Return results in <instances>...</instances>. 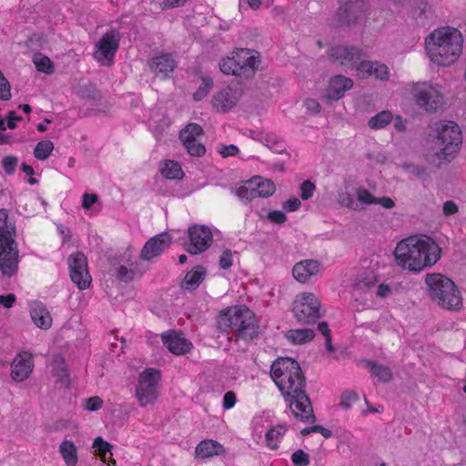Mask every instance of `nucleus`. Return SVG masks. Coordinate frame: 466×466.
<instances>
[{"label":"nucleus","instance_id":"1","mask_svg":"<svg viewBox=\"0 0 466 466\" xmlns=\"http://www.w3.org/2000/svg\"><path fill=\"white\" fill-rule=\"evenodd\" d=\"M270 376L280 390L294 417L304 423L317 418L308 394L306 377L299 362L291 358H279L271 365Z\"/></svg>","mask_w":466,"mask_h":466},{"label":"nucleus","instance_id":"2","mask_svg":"<svg viewBox=\"0 0 466 466\" xmlns=\"http://www.w3.org/2000/svg\"><path fill=\"white\" fill-rule=\"evenodd\" d=\"M462 144V133L457 123L440 120L431 125L424 159L435 167L451 162L457 156Z\"/></svg>","mask_w":466,"mask_h":466},{"label":"nucleus","instance_id":"3","mask_svg":"<svg viewBox=\"0 0 466 466\" xmlns=\"http://www.w3.org/2000/svg\"><path fill=\"white\" fill-rule=\"evenodd\" d=\"M441 252L431 237L413 235L398 242L393 254L398 266L418 273L435 265L441 258Z\"/></svg>","mask_w":466,"mask_h":466},{"label":"nucleus","instance_id":"4","mask_svg":"<svg viewBox=\"0 0 466 466\" xmlns=\"http://www.w3.org/2000/svg\"><path fill=\"white\" fill-rule=\"evenodd\" d=\"M463 38L461 33L451 26L435 29L425 38V48L431 61L449 66L461 56Z\"/></svg>","mask_w":466,"mask_h":466},{"label":"nucleus","instance_id":"5","mask_svg":"<svg viewBox=\"0 0 466 466\" xmlns=\"http://www.w3.org/2000/svg\"><path fill=\"white\" fill-rule=\"evenodd\" d=\"M218 328L223 332H233L238 339L252 340L258 336L259 326L254 312L246 306L223 309L218 319Z\"/></svg>","mask_w":466,"mask_h":466},{"label":"nucleus","instance_id":"6","mask_svg":"<svg viewBox=\"0 0 466 466\" xmlns=\"http://www.w3.org/2000/svg\"><path fill=\"white\" fill-rule=\"evenodd\" d=\"M425 284L430 299L440 308L451 311L461 309V293L451 279L441 273H429Z\"/></svg>","mask_w":466,"mask_h":466},{"label":"nucleus","instance_id":"7","mask_svg":"<svg viewBox=\"0 0 466 466\" xmlns=\"http://www.w3.org/2000/svg\"><path fill=\"white\" fill-rule=\"evenodd\" d=\"M15 227L5 209H0V269L12 276L17 269L18 251L14 240Z\"/></svg>","mask_w":466,"mask_h":466},{"label":"nucleus","instance_id":"8","mask_svg":"<svg viewBox=\"0 0 466 466\" xmlns=\"http://www.w3.org/2000/svg\"><path fill=\"white\" fill-rule=\"evenodd\" d=\"M250 49H239L236 56L226 57L219 63L220 70L225 75H232L239 78V84L244 80L253 78L260 63L259 56L250 55Z\"/></svg>","mask_w":466,"mask_h":466},{"label":"nucleus","instance_id":"9","mask_svg":"<svg viewBox=\"0 0 466 466\" xmlns=\"http://www.w3.org/2000/svg\"><path fill=\"white\" fill-rule=\"evenodd\" d=\"M160 380L161 372L155 368H147L139 374L135 396L141 407L153 406L156 403L159 395Z\"/></svg>","mask_w":466,"mask_h":466},{"label":"nucleus","instance_id":"10","mask_svg":"<svg viewBox=\"0 0 466 466\" xmlns=\"http://www.w3.org/2000/svg\"><path fill=\"white\" fill-rule=\"evenodd\" d=\"M369 0H339L333 25L352 27L364 17Z\"/></svg>","mask_w":466,"mask_h":466},{"label":"nucleus","instance_id":"11","mask_svg":"<svg viewBox=\"0 0 466 466\" xmlns=\"http://www.w3.org/2000/svg\"><path fill=\"white\" fill-rule=\"evenodd\" d=\"M321 304L313 293L305 292L295 299L292 312L299 323L312 324L322 317Z\"/></svg>","mask_w":466,"mask_h":466},{"label":"nucleus","instance_id":"12","mask_svg":"<svg viewBox=\"0 0 466 466\" xmlns=\"http://www.w3.org/2000/svg\"><path fill=\"white\" fill-rule=\"evenodd\" d=\"M189 242L184 244V248L191 255H197L207 250L212 241L213 236L210 228L204 225H194L188 228Z\"/></svg>","mask_w":466,"mask_h":466},{"label":"nucleus","instance_id":"13","mask_svg":"<svg viewBox=\"0 0 466 466\" xmlns=\"http://www.w3.org/2000/svg\"><path fill=\"white\" fill-rule=\"evenodd\" d=\"M68 266L71 280L79 289H87L92 281V278L87 268L86 258L83 253L76 252L68 258Z\"/></svg>","mask_w":466,"mask_h":466},{"label":"nucleus","instance_id":"14","mask_svg":"<svg viewBox=\"0 0 466 466\" xmlns=\"http://www.w3.org/2000/svg\"><path fill=\"white\" fill-rule=\"evenodd\" d=\"M328 54L334 62L355 70L356 66L360 61H364L363 58L366 56V53L362 49L353 46H336L331 47Z\"/></svg>","mask_w":466,"mask_h":466},{"label":"nucleus","instance_id":"15","mask_svg":"<svg viewBox=\"0 0 466 466\" xmlns=\"http://www.w3.org/2000/svg\"><path fill=\"white\" fill-rule=\"evenodd\" d=\"M203 134V128L197 123L187 124L180 132L179 138L192 157H202L206 153V147L202 143L197 141V137Z\"/></svg>","mask_w":466,"mask_h":466},{"label":"nucleus","instance_id":"16","mask_svg":"<svg viewBox=\"0 0 466 466\" xmlns=\"http://www.w3.org/2000/svg\"><path fill=\"white\" fill-rule=\"evenodd\" d=\"M116 48V34L115 31L106 33L96 45L95 59L102 66H111Z\"/></svg>","mask_w":466,"mask_h":466},{"label":"nucleus","instance_id":"17","mask_svg":"<svg viewBox=\"0 0 466 466\" xmlns=\"http://www.w3.org/2000/svg\"><path fill=\"white\" fill-rule=\"evenodd\" d=\"M172 242V238L168 232L163 231L150 238L141 249L139 259L150 261L158 257Z\"/></svg>","mask_w":466,"mask_h":466},{"label":"nucleus","instance_id":"18","mask_svg":"<svg viewBox=\"0 0 466 466\" xmlns=\"http://www.w3.org/2000/svg\"><path fill=\"white\" fill-rule=\"evenodd\" d=\"M34 370V360L31 353H18L11 364V378L17 382L25 381Z\"/></svg>","mask_w":466,"mask_h":466},{"label":"nucleus","instance_id":"19","mask_svg":"<svg viewBox=\"0 0 466 466\" xmlns=\"http://www.w3.org/2000/svg\"><path fill=\"white\" fill-rule=\"evenodd\" d=\"M415 100L420 107L430 113L437 112L445 104L444 96L439 89H420L415 95Z\"/></svg>","mask_w":466,"mask_h":466},{"label":"nucleus","instance_id":"20","mask_svg":"<svg viewBox=\"0 0 466 466\" xmlns=\"http://www.w3.org/2000/svg\"><path fill=\"white\" fill-rule=\"evenodd\" d=\"M356 73L360 78L374 76L379 80H388L390 78L389 67L379 61L364 60L356 66Z\"/></svg>","mask_w":466,"mask_h":466},{"label":"nucleus","instance_id":"21","mask_svg":"<svg viewBox=\"0 0 466 466\" xmlns=\"http://www.w3.org/2000/svg\"><path fill=\"white\" fill-rule=\"evenodd\" d=\"M161 339L167 350L175 355H183L192 349V343L181 332L174 329L164 332Z\"/></svg>","mask_w":466,"mask_h":466},{"label":"nucleus","instance_id":"22","mask_svg":"<svg viewBox=\"0 0 466 466\" xmlns=\"http://www.w3.org/2000/svg\"><path fill=\"white\" fill-rule=\"evenodd\" d=\"M242 89H220L212 98V105L217 111L227 113L233 108L240 96Z\"/></svg>","mask_w":466,"mask_h":466},{"label":"nucleus","instance_id":"23","mask_svg":"<svg viewBox=\"0 0 466 466\" xmlns=\"http://www.w3.org/2000/svg\"><path fill=\"white\" fill-rule=\"evenodd\" d=\"M320 269V262L317 259H305L296 263L292 268L295 279L306 283L312 276H316Z\"/></svg>","mask_w":466,"mask_h":466},{"label":"nucleus","instance_id":"24","mask_svg":"<svg viewBox=\"0 0 466 466\" xmlns=\"http://www.w3.org/2000/svg\"><path fill=\"white\" fill-rule=\"evenodd\" d=\"M30 316L34 324L42 329L52 326V317L47 309L41 302H33L30 306Z\"/></svg>","mask_w":466,"mask_h":466},{"label":"nucleus","instance_id":"25","mask_svg":"<svg viewBox=\"0 0 466 466\" xmlns=\"http://www.w3.org/2000/svg\"><path fill=\"white\" fill-rule=\"evenodd\" d=\"M148 66L156 75H161L166 78L174 71L176 61L170 55H162L152 58L148 62Z\"/></svg>","mask_w":466,"mask_h":466},{"label":"nucleus","instance_id":"26","mask_svg":"<svg viewBox=\"0 0 466 466\" xmlns=\"http://www.w3.org/2000/svg\"><path fill=\"white\" fill-rule=\"evenodd\" d=\"M206 275L207 270L203 266H196L186 274L180 283V288L189 291L196 290L201 282L205 279Z\"/></svg>","mask_w":466,"mask_h":466},{"label":"nucleus","instance_id":"27","mask_svg":"<svg viewBox=\"0 0 466 466\" xmlns=\"http://www.w3.org/2000/svg\"><path fill=\"white\" fill-rule=\"evenodd\" d=\"M196 456L206 459L224 452L223 446L213 440L201 441L196 447Z\"/></svg>","mask_w":466,"mask_h":466},{"label":"nucleus","instance_id":"28","mask_svg":"<svg viewBox=\"0 0 466 466\" xmlns=\"http://www.w3.org/2000/svg\"><path fill=\"white\" fill-rule=\"evenodd\" d=\"M145 272L146 268L141 264L118 265V281L128 283L139 279Z\"/></svg>","mask_w":466,"mask_h":466},{"label":"nucleus","instance_id":"29","mask_svg":"<svg viewBox=\"0 0 466 466\" xmlns=\"http://www.w3.org/2000/svg\"><path fill=\"white\" fill-rule=\"evenodd\" d=\"M58 452L66 466H76L78 462L77 448L70 440H64L59 447Z\"/></svg>","mask_w":466,"mask_h":466},{"label":"nucleus","instance_id":"30","mask_svg":"<svg viewBox=\"0 0 466 466\" xmlns=\"http://www.w3.org/2000/svg\"><path fill=\"white\" fill-rule=\"evenodd\" d=\"M112 445L105 441L101 437L94 440L93 449L100 460L107 466H114L116 461L113 459Z\"/></svg>","mask_w":466,"mask_h":466},{"label":"nucleus","instance_id":"31","mask_svg":"<svg viewBox=\"0 0 466 466\" xmlns=\"http://www.w3.org/2000/svg\"><path fill=\"white\" fill-rule=\"evenodd\" d=\"M412 16L418 26H429L432 17L431 6L427 2H420L413 8Z\"/></svg>","mask_w":466,"mask_h":466},{"label":"nucleus","instance_id":"32","mask_svg":"<svg viewBox=\"0 0 466 466\" xmlns=\"http://www.w3.org/2000/svg\"><path fill=\"white\" fill-rule=\"evenodd\" d=\"M315 332L311 329H290L286 333V338L293 344H304L312 340Z\"/></svg>","mask_w":466,"mask_h":466},{"label":"nucleus","instance_id":"33","mask_svg":"<svg viewBox=\"0 0 466 466\" xmlns=\"http://www.w3.org/2000/svg\"><path fill=\"white\" fill-rule=\"evenodd\" d=\"M365 363L370 368L371 374L380 381L388 383L392 380V372L388 366L378 364L372 360H365Z\"/></svg>","mask_w":466,"mask_h":466},{"label":"nucleus","instance_id":"34","mask_svg":"<svg viewBox=\"0 0 466 466\" xmlns=\"http://www.w3.org/2000/svg\"><path fill=\"white\" fill-rule=\"evenodd\" d=\"M287 428L285 424H279L275 427H271L266 433V442L269 449L276 450L278 448V442L286 433Z\"/></svg>","mask_w":466,"mask_h":466},{"label":"nucleus","instance_id":"35","mask_svg":"<svg viewBox=\"0 0 466 466\" xmlns=\"http://www.w3.org/2000/svg\"><path fill=\"white\" fill-rule=\"evenodd\" d=\"M52 367L53 373L57 378V380L60 381L62 385L67 386L69 384L68 372L64 359L60 356L55 357Z\"/></svg>","mask_w":466,"mask_h":466},{"label":"nucleus","instance_id":"36","mask_svg":"<svg viewBox=\"0 0 466 466\" xmlns=\"http://www.w3.org/2000/svg\"><path fill=\"white\" fill-rule=\"evenodd\" d=\"M255 182L256 180L253 179L246 181L244 185L236 189L235 194L238 198L246 201H251L252 199L258 198Z\"/></svg>","mask_w":466,"mask_h":466},{"label":"nucleus","instance_id":"37","mask_svg":"<svg viewBox=\"0 0 466 466\" xmlns=\"http://www.w3.org/2000/svg\"><path fill=\"white\" fill-rule=\"evenodd\" d=\"M160 171L163 177L167 179H181L184 176L180 165L173 160L166 161L164 167Z\"/></svg>","mask_w":466,"mask_h":466},{"label":"nucleus","instance_id":"38","mask_svg":"<svg viewBox=\"0 0 466 466\" xmlns=\"http://www.w3.org/2000/svg\"><path fill=\"white\" fill-rule=\"evenodd\" d=\"M392 119V113L389 110H384L370 117L368 126L372 129H380L389 125Z\"/></svg>","mask_w":466,"mask_h":466},{"label":"nucleus","instance_id":"39","mask_svg":"<svg viewBox=\"0 0 466 466\" xmlns=\"http://www.w3.org/2000/svg\"><path fill=\"white\" fill-rule=\"evenodd\" d=\"M54 150V143L50 140L39 141L34 149V157L37 160L44 161L47 159Z\"/></svg>","mask_w":466,"mask_h":466},{"label":"nucleus","instance_id":"40","mask_svg":"<svg viewBox=\"0 0 466 466\" xmlns=\"http://www.w3.org/2000/svg\"><path fill=\"white\" fill-rule=\"evenodd\" d=\"M252 179L256 180L255 187L258 198H268L274 194L276 187L271 180H262L259 177Z\"/></svg>","mask_w":466,"mask_h":466},{"label":"nucleus","instance_id":"41","mask_svg":"<svg viewBox=\"0 0 466 466\" xmlns=\"http://www.w3.org/2000/svg\"><path fill=\"white\" fill-rule=\"evenodd\" d=\"M33 62L36 69L46 74H51L54 70L50 58L43 54L37 53L33 56Z\"/></svg>","mask_w":466,"mask_h":466},{"label":"nucleus","instance_id":"42","mask_svg":"<svg viewBox=\"0 0 466 466\" xmlns=\"http://www.w3.org/2000/svg\"><path fill=\"white\" fill-rule=\"evenodd\" d=\"M98 204V197L93 193H84L81 198V208L89 212L90 215L98 212L96 205Z\"/></svg>","mask_w":466,"mask_h":466},{"label":"nucleus","instance_id":"43","mask_svg":"<svg viewBox=\"0 0 466 466\" xmlns=\"http://www.w3.org/2000/svg\"><path fill=\"white\" fill-rule=\"evenodd\" d=\"M135 264H141L138 258L135 255V249L133 247L128 246L126 251H124L118 258V265L134 266Z\"/></svg>","mask_w":466,"mask_h":466},{"label":"nucleus","instance_id":"44","mask_svg":"<svg viewBox=\"0 0 466 466\" xmlns=\"http://www.w3.org/2000/svg\"><path fill=\"white\" fill-rule=\"evenodd\" d=\"M18 165V157L15 156L8 155L3 157L1 166L6 175H13Z\"/></svg>","mask_w":466,"mask_h":466},{"label":"nucleus","instance_id":"45","mask_svg":"<svg viewBox=\"0 0 466 466\" xmlns=\"http://www.w3.org/2000/svg\"><path fill=\"white\" fill-rule=\"evenodd\" d=\"M359 400V395L355 390H345L340 396L339 406L344 410H349L352 403Z\"/></svg>","mask_w":466,"mask_h":466},{"label":"nucleus","instance_id":"46","mask_svg":"<svg viewBox=\"0 0 466 466\" xmlns=\"http://www.w3.org/2000/svg\"><path fill=\"white\" fill-rule=\"evenodd\" d=\"M347 89H326V93L321 95V99L327 105H332L333 102H336L345 96V91Z\"/></svg>","mask_w":466,"mask_h":466},{"label":"nucleus","instance_id":"47","mask_svg":"<svg viewBox=\"0 0 466 466\" xmlns=\"http://www.w3.org/2000/svg\"><path fill=\"white\" fill-rule=\"evenodd\" d=\"M353 80L342 75H337L329 79V87H353Z\"/></svg>","mask_w":466,"mask_h":466},{"label":"nucleus","instance_id":"48","mask_svg":"<svg viewBox=\"0 0 466 466\" xmlns=\"http://www.w3.org/2000/svg\"><path fill=\"white\" fill-rule=\"evenodd\" d=\"M291 461L296 466H308L309 464V456L303 450L299 449L292 453Z\"/></svg>","mask_w":466,"mask_h":466},{"label":"nucleus","instance_id":"49","mask_svg":"<svg viewBox=\"0 0 466 466\" xmlns=\"http://www.w3.org/2000/svg\"><path fill=\"white\" fill-rule=\"evenodd\" d=\"M357 198L360 202L367 205L376 204L377 201V198L364 187H360L357 190Z\"/></svg>","mask_w":466,"mask_h":466},{"label":"nucleus","instance_id":"50","mask_svg":"<svg viewBox=\"0 0 466 466\" xmlns=\"http://www.w3.org/2000/svg\"><path fill=\"white\" fill-rule=\"evenodd\" d=\"M299 188L301 191V195H300L301 198L303 200H308L313 196V193L316 189V186L310 180H305L301 183Z\"/></svg>","mask_w":466,"mask_h":466},{"label":"nucleus","instance_id":"51","mask_svg":"<svg viewBox=\"0 0 466 466\" xmlns=\"http://www.w3.org/2000/svg\"><path fill=\"white\" fill-rule=\"evenodd\" d=\"M102 404L103 400H101V398L95 396L88 398L85 400L84 408L88 411H96L102 407Z\"/></svg>","mask_w":466,"mask_h":466},{"label":"nucleus","instance_id":"52","mask_svg":"<svg viewBox=\"0 0 466 466\" xmlns=\"http://www.w3.org/2000/svg\"><path fill=\"white\" fill-rule=\"evenodd\" d=\"M268 219H269L271 222L281 225L284 224L287 221V216L284 212L280 210H273L268 213L267 215Z\"/></svg>","mask_w":466,"mask_h":466},{"label":"nucleus","instance_id":"53","mask_svg":"<svg viewBox=\"0 0 466 466\" xmlns=\"http://www.w3.org/2000/svg\"><path fill=\"white\" fill-rule=\"evenodd\" d=\"M218 264L223 269H228L232 266V252L230 249L227 248L223 251Z\"/></svg>","mask_w":466,"mask_h":466},{"label":"nucleus","instance_id":"54","mask_svg":"<svg viewBox=\"0 0 466 466\" xmlns=\"http://www.w3.org/2000/svg\"><path fill=\"white\" fill-rule=\"evenodd\" d=\"M239 150L237 146L233 145V144H230V145H223L221 146V147L218 149V153L223 157H234V156H237L238 154Z\"/></svg>","mask_w":466,"mask_h":466},{"label":"nucleus","instance_id":"55","mask_svg":"<svg viewBox=\"0 0 466 466\" xmlns=\"http://www.w3.org/2000/svg\"><path fill=\"white\" fill-rule=\"evenodd\" d=\"M236 400H237V398H236L235 392L232 390L227 391L223 397L222 406H223L224 410L232 409L236 404Z\"/></svg>","mask_w":466,"mask_h":466},{"label":"nucleus","instance_id":"56","mask_svg":"<svg viewBox=\"0 0 466 466\" xmlns=\"http://www.w3.org/2000/svg\"><path fill=\"white\" fill-rule=\"evenodd\" d=\"M304 106H306L308 112L311 114H318L321 109L319 102L313 98L305 99Z\"/></svg>","mask_w":466,"mask_h":466},{"label":"nucleus","instance_id":"57","mask_svg":"<svg viewBox=\"0 0 466 466\" xmlns=\"http://www.w3.org/2000/svg\"><path fill=\"white\" fill-rule=\"evenodd\" d=\"M404 168L407 169L410 173L416 176L418 178H421L426 175V169L423 167L417 166L414 164H405Z\"/></svg>","mask_w":466,"mask_h":466},{"label":"nucleus","instance_id":"58","mask_svg":"<svg viewBox=\"0 0 466 466\" xmlns=\"http://www.w3.org/2000/svg\"><path fill=\"white\" fill-rule=\"evenodd\" d=\"M301 206V202L298 198H292L283 203V208L287 211H296Z\"/></svg>","mask_w":466,"mask_h":466},{"label":"nucleus","instance_id":"59","mask_svg":"<svg viewBox=\"0 0 466 466\" xmlns=\"http://www.w3.org/2000/svg\"><path fill=\"white\" fill-rule=\"evenodd\" d=\"M442 210L445 216H451L457 213L459 211V208L454 201L448 200L444 202Z\"/></svg>","mask_w":466,"mask_h":466},{"label":"nucleus","instance_id":"60","mask_svg":"<svg viewBox=\"0 0 466 466\" xmlns=\"http://www.w3.org/2000/svg\"><path fill=\"white\" fill-rule=\"evenodd\" d=\"M21 169L26 176L30 177V178L28 179V183L30 185L36 184L37 180L35 177H33V176L35 174V170H34L33 167H31L25 163H23L21 166Z\"/></svg>","mask_w":466,"mask_h":466},{"label":"nucleus","instance_id":"61","mask_svg":"<svg viewBox=\"0 0 466 466\" xmlns=\"http://www.w3.org/2000/svg\"><path fill=\"white\" fill-rule=\"evenodd\" d=\"M21 120V117L18 116L15 112H9L8 117L6 120V125L5 124V128L14 129L16 127V123Z\"/></svg>","mask_w":466,"mask_h":466},{"label":"nucleus","instance_id":"62","mask_svg":"<svg viewBox=\"0 0 466 466\" xmlns=\"http://www.w3.org/2000/svg\"><path fill=\"white\" fill-rule=\"evenodd\" d=\"M15 300V297L13 294L8 295H0V305H3L5 308H11Z\"/></svg>","mask_w":466,"mask_h":466},{"label":"nucleus","instance_id":"63","mask_svg":"<svg viewBox=\"0 0 466 466\" xmlns=\"http://www.w3.org/2000/svg\"><path fill=\"white\" fill-rule=\"evenodd\" d=\"M376 204H379L388 209L395 207V202L389 197L377 198Z\"/></svg>","mask_w":466,"mask_h":466},{"label":"nucleus","instance_id":"64","mask_svg":"<svg viewBox=\"0 0 466 466\" xmlns=\"http://www.w3.org/2000/svg\"><path fill=\"white\" fill-rule=\"evenodd\" d=\"M407 121L400 116H397L394 119V128L399 132H404L406 129Z\"/></svg>","mask_w":466,"mask_h":466}]
</instances>
